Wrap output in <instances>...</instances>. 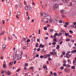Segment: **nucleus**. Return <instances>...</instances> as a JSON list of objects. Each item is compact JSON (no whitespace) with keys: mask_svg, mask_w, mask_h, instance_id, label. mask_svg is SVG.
Instances as JSON below:
<instances>
[{"mask_svg":"<svg viewBox=\"0 0 76 76\" xmlns=\"http://www.w3.org/2000/svg\"><path fill=\"white\" fill-rule=\"evenodd\" d=\"M72 1L73 2L74 4H76V0H72Z\"/></svg>","mask_w":76,"mask_h":76,"instance_id":"ddd939ff","label":"nucleus"},{"mask_svg":"<svg viewBox=\"0 0 76 76\" xmlns=\"http://www.w3.org/2000/svg\"><path fill=\"white\" fill-rule=\"evenodd\" d=\"M65 24H66V25H69V23H68V22H66L65 23Z\"/></svg>","mask_w":76,"mask_h":76,"instance_id":"e2e57ef3","label":"nucleus"},{"mask_svg":"<svg viewBox=\"0 0 76 76\" xmlns=\"http://www.w3.org/2000/svg\"><path fill=\"white\" fill-rule=\"evenodd\" d=\"M50 54L53 55V56H56L57 55V53L56 52L54 53L53 52H52L50 53Z\"/></svg>","mask_w":76,"mask_h":76,"instance_id":"7ed1b4c3","label":"nucleus"},{"mask_svg":"<svg viewBox=\"0 0 76 76\" xmlns=\"http://www.w3.org/2000/svg\"><path fill=\"white\" fill-rule=\"evenodd\" d=\"M40 32H41V30L40 29H39V34H40Z\"/></svg>","mask_w":76,"mask_h":76,"instance_id":"052dcab7","label":"nucleus"},{"mask_svg":"<svg viewBox=\"0 0 76 76\" xmlns=\"http://www.w3.org/2000/svg\"><path fill=\"white\" fill-rule=\"evenodd\" d=\"M69 32H70V33H71V34H73V32L72 31L70 30L69 31Z\"/></svg>","mask_w":76,"mask_h":76,"instance_id":"37998d69","label":"nucleus"},{"mask_svg":"<svg viewBox=\"0 0 76 76\" xmlns=\"http://www.w3.org/2000/svg\"><path fill=\"white\" fill-rule=\"evenodd\" d=\"M65 35L66 36H69V34H68L65 32Z\"/></svg>","mask_w":76,"mask_h":76,"instance_id":"a211bd4d","label":"nucleus"},{"mask_svg":"<svg viewBox=\"0 0 76 76\" xmlns=\"http://www.w3.org/2000/svg\"><path fill=\"white\" fill-rule=\"evenodd\" d=\"M24 50H26V49H28V48H27V47L26 46H24L23 48Z\"/></svg>","mask_w":76,"mask_h":76,"instance_id":"412c9836","label":"nucleus"},{"mask_svg":"<svg viewBox=\"0 0 76 76\" xmlns=\"http://www.w3.org/2000/svg\"><path fill=\"white\" fill-rule=\"evenodd\" d=\"M60 35H61V36L62 35V34H61V33H59L58 34V37H60Z\"/></svg>","mask_w":76,"mask_h":76,"instance_id":"7c9ffc66","label":"nucleus"},{"mask_svg":"<svg viewBox=\"0 0 76 76\" xmlns=\"http://www.w3.org/2000/svg\"><path fill=\"white\" fill-rule=\"evenodd\" d=\"M64 27H65L66 28H67V24H65L64 25Z\"/></svg>","mask_w":76,"mask_h":76,"instance_id":"5fc2aeb1","label":"nucleus"},{"mask_svg":"<svg viewBox=\"0 0 76 76\" xmlns=\"http://www.w3.org/2000/svg\"><path fill=\"white\" fill-rule=\"evenodd\" d=\"M39 50H40V48H39L37 49V51H39Z\"/></svg>","mask_w":76,"mask_h":76,"instance_id":"69168bd1","label":"nucleus"},{"mask_svg":"<svg viewBox=\"0 0 76 76\" xmlns=\"http://www.w3.org/2000/svg\"><path fill=\"white\" fill-rule=\"evenodd\" d=\"M70 66H71L69 64H68L66 65V68H67V67L69 68V67H70Z\"/></svg>","mask_w":76,"mask_h":76,"instance_id":"5701e85b","label":"nucleus"},{"mask_svg":"<svg viewBox=\"0 0 76 76\" xmlns=\"http://www.w3.org/2000/svg\"><path fill=\"white\" fill-rule=\"evenodd\" d=\"M35 37H34L32 39V41H34L35 40Z\"/></svg>","mask_w":76,"mask_h":76,"instance_id":"a18cd8bd","label":"nucleus"},{"mask_svg":"<svg viewBox=\"0 0 76 76\" xmlns=\"http://www.w3.org/2000/svg\"><path fill=\"white\" fill-rule=\"evenodd\" d=\"M5 23V21H4V20H2V23L3 24H4V23Z\"/></svg>","mask_w":76,"mask_h":76,"instance_id":"4d7b16f0","label":"nucleus"},{"mask_svg":"<svg viewBox=\"0 0 76 76\" xmlns=\"http://www.w3.org/2000/svg\"><path fill=\"white\" fill-rule=\"evenodd\" d=\"M60 12L61 13H64V10H60Z\"/></svg>","mask_w":76,"mask_h":76,"instance_id":"6ab92c4d","label":"nucleus"},{"mask_svg":"<svg viewBox=\"0 0 76 76\" xmlns=\"http://www.w3.org/2000/svg\"><path fill=\"white\" fill-rule=\"evenodd\" d=\"M39 48H44L45 47V45H43L42 44H40V46H39Z\"/></svg>","mask_w":76,"mask_h":76,"instance_id":"423d86ee","label":"nucleus"},{"mask_svg":"<svg viewBox=\"0 0 76 76\" xmlns=\"http://www.w3.org/2000/svg\"><path fill=\"white\" fill-rule=\"evenodd\" d=\"M52 22H53L55 24H57V21L56 20L53 21V20Z\"/></svg>","mask_w":76,"mask_h":76,"instance_id":"f3484780","label":"nucleus"},{"mask_svg":"<svg viewBox=\"0 0 76 76\" xmlns=\"http://www.w3.org/2000/svg\"><path fill=\"white\" fill-rule=\"evenodd\" d=\"M61 32H63L64 33H65V32H66V31H64L63 30H61Z\"/></svg>","mask_w":76,"mask_h":76,"instance_id":"58836bf2","label":"nucleus"},{"mask_svg":"<svg viewBox=\"0 0 76 76\" xmlns=\"http://www.w3.org/2000/svg\"><path fill=\"white\" fill-rule=\"evenodd\" d=\"M73 64L74 66H76V60H74L73 61Z\"/></svg>","mask_w":76,"mask_h":76,"instance_id":"6e6552de","label":"nucleus"},{"mask_svg":"<svg viewBox=\"0 0 76 76\" xmlns=\"http://www.w3.org/2000/svg\"><path fill=\"white\" fill-rule=\"evenodd\" d=\"M53 75H54V76H57V74L56 72H54L53 73Z\"/></svg>","mask_w":76,"mask_h":76,"instance_id":"cd10ccee","label":"nucleus"},{"mask_svg":"<svg viewBox=\"0 0 76 76\" xmlns=\"http://www.w3.org/2000/svg\"><path fill=\"white\" fill-rule=\"evenodd\" d=\"M36 47H37H37H38V42H37L36 44L35 45Z\"/></svg>","mask_w":76,"mask_h":76,"instance_id":"bb28decb","label":"nucleus"},{"mask_svg":"<svg viewBox=\"0 0 76 76\" xmlns=\"http://www.w3.org/2000/svg\"><path fill=\"white\" fill-rule=\"evenodd\" d=\"M65 54H66V53H65V52H62V54L63 55H65Z\"/></svg>","mask_w":76,"mask_h":76,"instance_id":"0e129e2a","label":"nucleus"},{"mask_svg":"<svg viewBox=\"0 0 76 76\" xmlns=\"http://www.w3.org/2000/svg\"><path fill=\"white\" fill-rule=\"evenodd\" d=\"M66 62H67V61L65 60L64 61V62L63 63H64V64H66Z\"/></svg>","mask_w":76,"mask_h":76,"instance_id":"4c0bfd02","label":"nucleus"},{"mask_svg":"<svg viewBox=\"0 0 76 76\" xmlns=\"http://www.w3.org/2000/svg\"><path fill=\"white\" fill-rule=\"evenodd\" d=\"M69 69L67 68L65 69H64V71L65 72H66V73H69Z\"/></svg>","mask_w":76,"mask_h":76,"instance_id":"39448f33","label":"nucleus"},{"mask_svg":"<svg viewBox=\"0 0 76 76\" xmlns=\"http://www.w3.org/2000/svg\"><path fill=\"white\" fill-rule=\"evenodd\" d=\"M64 69V67L63 66H61V70H63Z\"/></svg>","mask_w":76,"mask_h":76,"instance_id":"ea45409f","label":"nucleus"},{"mask_svg":"<svg viewBox=\"0 0 76 76\" xmlns=\"http://www.w3.org/2000/svg\"><path fill=\"white\" fill-rule=\"evenodd\" d=\"M40 14H41V16H43V17H46V19L49 20L50 23H53V20L51 19V17L48 14L41 12Z\"/></svg>","mask_w":76,"mask_h":76,"instance_id":"f257e3e1","label":"nucleus"},{"mask_svg":"<svg viewBox=\"0 0 76 76\" xmlns=\"http://www.w3.org/2000/svg\"><path fill=\"white\" fill-rule=\"evenodd\" d=\"M50 32H53V29H51L50 30Z\"/></svg>","mask_w":76,"mask_h":76,"instance_id":"09e8293b","label":"nucleus"},{"mask_svg":"<svg viewBox=\"0 0 76 76\" xmlns=\"http://www.w3.org/2000/svg\"><path fill=\"white\" fill-rule=\"evenodd\" d=\"M53 41H55V42H56V41H57V39L56 38H54L53 39Z\"/></svg>","mask_w":76,"mask_h":76,"instance_id":"6e6d98bb","label":"nucleus"},{"mask_svg":"<svg viewBox=\"0 0 76 76\" xmlns=\"http://www.w3.org/2000/svg\"><path fill=\"white\" fill-rule=\"evenodd\" d=\"M56 42H53L52 43L53 45H56Z\"/></svg>","mask_w":76,"mask_h":76,"instance_id":"79ce46f5","label":"nucleus"},{"mask_svg":"<svg viewBox=\"0 0 76 76\" xmlns=\"http://www.w3.org/2000/svg\"><path fill=\"white\" fill-rule=\"evenodd\" d=\"M7 3H10V0H6Z\"/></svg>","mask_w":76,"mask_h":76,"instance_id":"2f4dec72","label":"nucleus"},{"mask_svg":"<svg viewBox=\"0 0 76 76\" xmlns=\"http://www.w3.org/2000/svg\"><path fill=\"white\" fill-rule=\"evenodd\" d=\"M13 57L14 60H15L17 57H19V54H17V52H14L13 53Z\"/></svg>","mask_w":76,"mask_h":76,"instance_id":"f03ea898","label":"nucleus"},{"mask_svg":"<svg viewBox=\"0 0 76 76\" xmlns=\"http://www.w3.org/2000/svg\"><path fill=\"white\" fill-rule=\"evenodd\" d=\"M73 25H76V22H74L73 23Z\"/></svg>","mask_w":76,"mask_h":76,"instance_id":"774afa93","label":"nucleus"},{"mask_svg":"<svg viewBox=\"0 0 76 76\" xmlns=\"http://www.w3.org/2000/svg\"><path fill=\"white\" fill-rule=\"evenodd\" d=\"M6 45H4L2 46V48H3V50H4V49L6 48Z\"/></svg>","mask_w":76,"mask_h":76,"instance_id":"0eeeda50","label":"nucleus"},{"mask_svg":"<svg viewBox=\"0 0 76 76\" xmlns=\"http://www.w3.org/2000/svg\"><path fill=\"white\" fill-rule=\"evenodd\" d=\"M66 64H63V66H66Z\"/></svg>","mask_w":76,"mask_h":76,"instance_id":"603ef678","label":"nucleus"},{"mask_svg":"<svg viewBox=\"0 0 76 76\" xmlns=\"http://www.w3.org/2000/svg\"><path fill=\"white\" fill-rule=\"evenodd\" d=\"M70 57H72L71 55H70V54H66V57L67 58H70Z\"/></svg>","mask_w":76,"mask_h":76,"instance_id":"20e7f679","label":"nucleus"},{"mask_svg":"<svg viewBox=\"0 0 76 76\" xmlns=\"http://www.w3.org/2000/svg\"><path fill=\"white\" fill-rule=\"evenodd\" d=\"M44 30H45V31H46V30L47 29V27H44Z\"/></svg>","mask_w":76,"mask_h":76,"instance_id":"c9c22d12","label":"nucleus"},{"mask_svg":"<svg viewBox=\"0 0 76 76\" xmlns=\"http://www.w3.org/2000/svg\"><path fill=\"white\" fill-rule=\"evenodd\" d=\"M40 58H44V56H43L42 55L41 56H40Z\"/></svg>","mask_w":76,"mask_h":76,"instance_id":"49530a36","label":"nucleus"},{"mask_svg":"<svg viewBox=\"0 0 76 76\" xmlns=\"http://www.w3.org/2000/svg\"><path fill=\"white\" fill-rule=\"evenodd\" d=\"M13 65V63L12 62H10L9 64V66H12Z\"/></svg>","mask_w":76,"mask_h":76,"instance_id":"aec40b11","label":"nucleus"},{"mask_svg":"<svg viewBox=\"0 0 76 76\" xmlns=\"http://www.w3.org/2000/svg\"><path fill=\"white\" fill-rule=\"evenodd\" d=\"M4 34V32L3 31L1 34L0 35H3V34Z\"/></svg>","mask_w":76,"mask_h":76,"instance_id":"a19ab883","label":"nucleus"},{"mask_svg":"<svg viewBox=\"0 0 76 76\" xmlns=\"http://www.w3.org/2000/svg\"><path fill=\"white\" fill-rule=\"evenodd\" d=\"M41 6L43 9H45V7H44V6L43 5L41 4Z\"/></svg>","mask_w":76,"mask_h":76,"instance_id":"864d4df0","label":"nucleus"},{"mask_svg":"<svg viewBox=\"0 0 76 76\" xmlns=\"http://www.w3.org/2000/svg\"><path fill=\"white\" fill-rule=\"evenodd\" d=\"M18 15H21V13H20V12H18Z\"/></svg>","mask_w":76,"mask_h":76,"instance_id":"c03bdc74","label":"nucleus"},{"mask_svg":"<svg viewBox=\"0 0 76 76\" xmlns=\"http://www.w3.org/2000/svg\"><path fill=\"white\" fill-rule=\"evenodd\" d=\"M63 41H61L60 42V44L61 45L62 44H63Z\"/></svg>","mask_w":76,"mask_h":76,"instance_id":"bf43d9fd","label":"nucleus"},{"mask_svg":"<svg viewBox=\"0 0 76 76\" xmlns=\"http://www.w3.org/2000/svg\"><path fill=\"white\" fill-rule=\"evenodd\" d=\"M19 7H20V9H21L22 7V3H20V4H19Z\"/></svg>","mask_w":76,"mask_h":76,"instance_id":"9d476101","label":"nucleus"},{"mask_svg":"<svg viewBox=\"0 0 76 76\" xmlns=\"http://www.w3.org/2000/svg\"><path fill=\"white\" fill-rule=\"evenodd\" d=\"M61 16H62V18H66V15H65L64 14H62Z\"/></svg>","mask_w":76,"mask_h":76,"instance_id":"4be33fe9","label":"nucleus"},{"mask_svg":"<svg viewBox=\"0 0 76 76\" xmlns=\"http://www.w3.org/2000/svg\"><path fill=\"white\" fill-rule=\"evenodd\" d=\"M68 62L69 64H72V62L71 61H70V60L69 59L68 60Z\"/></svg>","mask_w":76,"mask_h":76,"instance_id":"dca6fc26","label":"nucleus"},{"mask_svg":"<svg viewBox=\"0 0 76 76\" xmlns=\"http://www.w3.org/2000/svg\"><path fill=\"white\" fill-rule=\"evenodd\" d=\"M6 64H4L3 65V67L4 69H6Z\"/></svg>","mask_w":76,"mask_h":76,"instance_id":"a878e982","label":"nucleus"},{"mask_svg":"<svg viewBox=\"0 0 76 76\" xmlns=\"http://www.w3.org/2000/svg\"><path fill=\"white\" fill-rule=\"evenodd\" d=\"M71 69H73V70H75V66H72L71 67Z\"/></svg>","mask_w":76,"mask_h":76,"instance_id":"393cba45","label":"nucleus"},{"mask_svg":"<svg viewBox=\"0 0 76 76\" xmlns=\"http://www.w3.org/2000/svg\"><path fill=\"white\" fill-rule=\"evenodd\" d=\"M28 66V63L25 64V67H27Z\"/></svg>","mask_w":76,"mask_h":76,"instance_id":"473e14b6","label":"nucleus"},{"mask_svg":"<svg viewBox=\"0 0 76 76\" xmlns=\"http://www.w3.org/2000/svg\"><path fill=\"white\" fill-rule=\"evenodd\" d=\"M28 6H25V9L26 10H28Z\"/></svg>","mask_w":76,"mask_h":76,"instance_id":"2eb2a0df","label":"nucleus"},{"mask_svg":"<svg viewBox=\"0 0 76 76\" xmlns=\"http://www.w3.org/2000/svg\"><path fill=\"white\" fill-rule=\"evenodd\" d=\"M6 72V70H4V71H2L1 72V74H4V72Z\"/></svg>","mask_w":76,"mask_h":76,"instance_id":"72a5a7b5","label":"nucleus"},{"mask_svg":"<svg viewBox=\"0 0 76 76\" xmlns=\"http://www.w3.org/2000/svg\"><path fill=\"white\" fill-rule=\"evenodd\" d=\"M48 61H51V58L50 57H49L48 58Z\"/></svg>","mask_w":76,"mask_h":76,"instance_id":"f704fd0d","label":"nucleus"},{"mask_svg":"<svg viewBox=\"0 0 76 76\" xmlns=\"http://www.w3.org/2000/svg\"><path fill=\"white\" fill-rule=\"evenodd\" d=\"M30 39H28L27 41V42L28 43V42H30Z\"/></svg>","mask_w":76,"mask_h":76,"instance_id":"e433bc0d","label":"nucleus"},{"mask_svg":"<svg viewBox=\"0 0 76 76\" xmlns=\"http://www.w3.org/2000/svg\"><path fill=\"white\" fill-rule=\"evenodd\" d=\"M58 7V4H55L54 5V7L55 8H57Z\"/></svg>","mask_w":76,"mask_h":76,"instance_id":"4468645a","label":"nucleus"},{"mask_svg":"<svg viewBox=\"0 0 76 76\" xmlns=\"http://www.w3.org/2000/svg\"><path fill=\"white\" fill-rule=\"evenodd\" d=\"M76 52V50L75 49L71 51V53L73 54V53H75Z\"/></svg>","mask_w":76,"mask_h":76,"instance_id":"f8f14e48","label":"nucleus"},{"mask_svg":"<svg viewBox=\"0 0 76 76\" xmlns=\"http://www.w3.org/2000/svg\"><path fill=\"white\" fill-rule=\"evenodd\" d=\"M59 23H61L63 22V21H62V20H59Z\"/></svg>","mask_w":76,"mask_h":76,"instance_id":"13d9d810","label":"nucleus"},{"mask_svg":"<svg viewBox=\"0 0 76 76\" xmlns=\"http://www.w3.org/2000/svg\"><path fill=\"white\" fill-rule=\"evenodd\" d=\"M56 36H58V33H55V35L53 36V37H54V38H56Z\"/></svg>","mask_w":76,"mask_h":76,"instance_id":"1a4fd4ad","label":"nucleus"},{"mask_svg":"<svg viewBox=\"0 0 76 76\" xmlns=\"http://www.w3.org/2000/svg\"><path fill=\"white\" fill-rule=\"evenodd\" d=\"M30 69H31V70H33L34 68V67H31L30 68Z\"/></svg>","mask_w":76,"mask_h":76,"instance_id":"8fccbe9b","label":"nucleus"},{"mask_svg":"<svg viewBox=\"0 0 76 76\" xmlns=\"http://www.w3.org/2000/svg\"><path fill=\"white\" fill-rule=\"evenodd\" d=\"M43 57L44 58H47V55H45Z\"/></svg>","mask_w":76,"mask_h":76,"instance_id":"c85d7f7f","label":"nucleus"},{"mask_svg":"<svg viewBox=\"0 0 76 76\" xmlns=\"http://www.w3.org/2000/svg\"><path fill=\"white\" fill-rule=\"evenodd\" d=\"M8 75H10V72H8Z\"/></svg>","mask_w":76,"mask_h":76,"instance_id":"338daca9","label":"nucleus"},{"mask_svg":"<svg viewBox=\"0 0 76 76\" xmlns=\"http://www.w3.org/2000/svg\"><path fill=\"white\" fill-rule=\"evenodd\" d=\"M70 41V39H66V41Z\"/></svg>","mask_w":76,"mask_h":76,"instance_id":"de8ad7c7","label":"nucleus"},{"mask_svg":"<svg viewBox=\"0 0 76 76\" xmlns=\"http://www.w3.org/2000/svg\"><path fill=\"white\" fill-rule=\"evenodd\" d=\"M48 37H45V39H48Z\"/></svg>","mask_w":76,"mask_h":76,"instance_id":"680f3d73","label":"nucleus"},{"mask_svg":"<svg viewBox=\"0 0 76 76\" xmlns=\"http://www.w3.org/2000/svg\"><path fill=\"white\" fill-rule=\"evenodd\" d=\"M60 48V46L59 45H57L56 49H59Z\"/></svg>","mask_w":76,"mask_h":76,"instance_id":"c756f323","label":"nucleus"},{"mask_svg":"<svg viewBox=\"0 0 76 76\" xmlns=\"http://www.w3.org/2000/svg\"><path fill=\"white\" fill-rule=\"evenodd\" d=\"M21 58H22L21 56H18V60H20V59H21Z\"/></svg>","mask_w":76,"mask_h":76,"instance_id":"b1692460","label":"nucleus"},{"mask_svg":"<svg viewBox=\"0 0 76 76\" xmlns=\"http://www.w3.org/2000/svg\"><path fill=\"white\" fill-rule=\"evenodd\" d=\"M63 2L65 3H68L69 2V0H63Z\"/></svg>","mask_w":76,"mask_h":76,"instance_id":"9b49d317","label":"nucleus"},{"mask_svg":"<svg viewBox=\"0 0 76 76\" xmlns=\"http://www.w3.org/2000/svg\"><path fill=\"white\" fill-rule=\"evenodd\" d=\"M47 57H50L51 56V55L50 54H48L47 55Z\"/></svg>","mask_w":76,"mask_h":76,"instance_id":"3c124183","label":"nucleus"}]
</instances>
